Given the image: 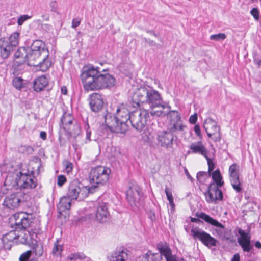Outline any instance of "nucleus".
Here are the masks:
<instances>
[{"label": "nucleus", "instance_id": "f257e3e1", "mask_svg": "<svg viewBox=\"0 0 261 261\" xmlns=\"http://www.w3.org/2000/svg\"><path fill=\"white\" fill-rule=\"evenodd\" d=\"M149 116L147 110H137L130 113L128 109L122 106L117 108L114 118L126 123L129 120L132 126L141 132L145 127Z\"/></svg>", "mask_w": 261, "mask_h": 261}, {"label": "nucleus", "instance_id": "f03ea898", "mask_svg": "<svg viewBox=\"0 0 261 261\" xmlns=\"http://www.w3.org/2000/svg\"><path fill=\"white\" fill-rule=\"evenodd\" d=\"M161 96L158 91L148 86H141L137 89L132 97L133 107H139L140 102L147 103L150 108L162 107L160 104Z\"/></svg>", "mask_w": 261, "mask_h": 261}, {"label": "nucleus", "instance_id": "7ed1b4c3", "mask_svg": "<svg viewBox=\"0 0 261 261\" xmlns=\"http://www.w3.org/2000/svg\"><path fill=\"white\" fill-rule=\"evenodd\" d=\"M5 184L12 188L29 190L36 188L37 180L32 175L16 171L7 175Z\"/></svg>", "mask_w": 261, "mask_h": 261}, {"label": "nucleus", "instance_id": "20e7f679", "mask_svg": "<svg viewBox=\"0 0 261 261\" xmlns=\"http://www.w3.org/2000/svg\"><path fill=\"white\" fill-rule=\"evenodd\" d=\"M160 253H152L151 251L139 257V261H178L177 256L172 254L169 246L166 242H161L157 244Z\"/></svg>", "mask_w": 261, "mask_h": 261}, {"label": "nucleus", "instance_id": "39448f33", "mask_svg": "<svg viewBox=\"0 0 261 261\" xmlns=\"http://www.w3.org/2000/svg\"><path fill=\"white\" fill-rule=\"evenodd\" d=\"M111 173V169L105 166H97L92 168L89 173L91 187L95 188L104 185L108 181Z\"/></svg>", "mask_w": 261, "mask_h": 261}, {"label": "nucleus", "instance_id": "423d86ee", "mask_svg": "<svg viewBox=\"0 0 261 261\" xmlns=\"http://www.w3.org/2000/svg\"><path fill=\"white\" fill-rule=\"evenodd\" d=\"M20 34L13 33L8 38L0 39V55L3 59H7L15 50L19 44Z\"/></svg>", "mask_w": 261, "mask_h": 261}, {"label": "nucleus", "instance_id": "0eeeda50", "mask_svg": "<svg viewBox=\"0 0 261 261\" xmlns=\"http://www.w3.org/2000/svg\"><path fill=\"white\" fill-rule=\"evenodd\" d=\"M90 191V188L83 186L77 180H74L69 185L67 196L72 200H80L86 198Z\"/></svg>", "mask_w": 261, "mask_h": 261}, {"label": "nucleus", "instance_id": "6e6552de", "mask_svg": "<svg viewBox=\"0 0 261 261\" xmlns=\"http://www.w3.org/2000/svg\"><path fill=\"white\" fill-rule=\"evenodd\" d=\"M27 64L31 66L39 67V70L42 71H45L51 66V63L48 57L44 59L40 53L29 50L28 51Z\"/></svg>", "mask_w": 261, "mask_h": 261}, {"label": "nucleus", "instance_id": "1a4fd4ad", "mask_svg": "<svg viewBox=\"0 0 261 261\" xmlns=\"http://www.w3.org/2000/svg\"><path fill=\"white\" fill-rule=\"evenodd\" d=\"M106 125L110 130L115 133L124 134L128 128L126 123L114 118V115L107 112L103 116Z\"/></svg>", "mask_w": 261, "mask_h": 261}, {"label": "nucleus", "instance_id": "9d476101", "mask_svg": "<svg viewBox=\"0 0 261 261\" xmlns=\"http://www.w3.org/2000/svg\"><path fill=\"white\" fill-rule=\"evenodd\" d=\"M61 126L70 136L75 137L80 134V126L73 116L65 112L61 119Z\"/></svg>", "mask_w": 261, "mask_h": 261}, {"label": "nucleus", "instance_id": "9b49d317", "mask_svg": "<svg viewBox=\"0 0 261 261\" xmlns=\"http://www.w3.org/2000/svg\"><path fill=\"white\" fill-rule=\"evenodd\" d=\"M100 73V72L98 71L97 68L91 65L85 66L83 68L81 76L86 90H91L92 88L91 85L94 84L96 79H97Z\"/></svg>", "mask_w": 261, "mask_h": 261}, {"label": "nucleus", "instance_id": "f8f14e48", "mask_svg": "<svg viewBox=\"0 0 261 261\" xmlns=\"http://www.w3.org/2000/svg\"><path fill=\"white\" fill-rule=\"evenodd\" d=\"M29 198L28 195L18 191L7 196L4 199V205L9 208L13 209L27 201Z\"/></svg>", "mask_w": 261, "mask_h": 261}, {"label": "nucleus", "instance_id": "ddd939ff", "mask_svg": "<svg viewBox=\"0 0 261 261\" xmlns=\"http://www.w3.org/2000/svg\"><path fill=\"white\" fill-rule=\"evenodd\" d=\"M191 232L194 239L199 240L207 247L217 245V240L216 239L198 227L193 228Z\"/></svg>", "mask_w": 261, "mask_h": 261}, {"label": "nucleus", "instance_id": "4468645a", "mask_svg": "<svg viewBox=\"0 0 261 261\" xmlns=\"http://www.w3.org/2000/svg\"><path fill=\"white\" fill-rule=\"evenodd\" d=\"M116 80L109 74L100 73L96 79L94 84H91V90H99L103 88H111L115 85Z\"/></svg>", "mask_w": 261, "mask_h": 261}, {"label": "nucleus", "instance_id": "2eb2a0df", "mask_svg": "<svg viewBox=\"0 0 261 261\" xmlns=\"http://www.w3.org/2000/svg\"><path fill=\"white\" fill-rule=\"evenodd\" d=\"M15 220V226L16 229L20 230L26 229L32 226L33 223V216L31 214H28L23 212L14 215Z\"/></svg>", "mask_w": 261, "mask_h": 261}, {"label": "nucleus", "instance_id": "dca6fc26", "mask_svg": "<svg viewBox=\"0 0 261 261\" xmlns=\"http://www.w3.org/2000/svg\"><path fill=\"white\" fill-rule=\"evenodd\" d=\"M142 195L141 189L135 182L129 183L128 189L126 192V198L129 204L136 206Z\"/></svg>", "mask_w": 261, "mask_h": 261}, {"label": "nucleus", "instance_id": "f3484780", "mask_svg": "<svg viewBox=\"0 0 261 261\" xmlns=\"http://www.w3.org/2000/svg\"><path fill=\"white\" fill-rule=\"evenodd\" d=\"M204 195L206 202L209 203H217L218 201H221L223 197L222 190L214 182L210 184Z\"/></svg>", "mask_w": 261, "mask_h": 261}, {"label": "nucleus", "instance_id": "a211bd4d", "mask_svg": "<svg viewBox=\"0 0 261 261\" xmlns=\"http://www.w3.org/2000/svg\"><path fill=\"white\" fill-rule=\"evenodd\" d=\"M204 128L209 138H212L214 142L221 140V136L220 128L216 122L211 118L206 119L204 122Z\"/></svg>", "mask_w": 261, "mask_h": 261}, {"label": "nucleus", "instance_id": "6ab92c4d", "mask_svg": "<svg viewBox=\"0 0 261 261\" xmlns=\"http://www.w3.org/2000/svg\"><path fill=\"white\" fill-rule=\"evenodd\" d=\"M174 136L169 130L158 132L156 140L158 144L162 147L168 149L172 148Z\"/></svg>", "mask_w": 261, "mask_h": 261}, {"label": "nucleus", "instance_id": "aec40b11", "mask_svg": "<svg viewBox=\"0 0 261 261\" xmlns=\"http://www.w3.org/2000/svg\"><path fill=\"white\" fill-rule=\"evenodd\" d=\"M238 233L240 237L238 238V242L245 252H250L253 250V246L251 244V236L248 232L238 228Z\"/></svg>", "mask_w": 261, "mask_h": 261}, {"label": "nucleus", "instance_id": "412c9836", "mask_svg": "<svg viewBox=\"0 0 261 261\" xmlns=\"http://www.w3.org/2000/svg\"><path fill=\"white\" fill-rule=\"evenodd\" d=\"M238 166L233 164L229 168V179L231 186L237 192H240L242 191L241 183L240 181Z\"/></svg>", "mask_w": 261, "mask_h": 261}, {"label": "nucleus", "instance_id": "4be33fe9", "mask_svg": "<svg viewBox=\"0 0 261 261\" xmlns=\"http://www.w3.org/2000/svg\"><path fill=\"white\" fill-rule=\"evenodd\" d=\"M89 104L91 110L95 113L100 112L103 107L104 101L102 96L97 93H94L89 97Z\"/></svg>", "mask_w": 261, "mask_h": 261}, {"label": "nucleus", "instance_id": "5701e85b", "mask_svg": "<svg viewBox=\"0 0 261 261\" xmlns=\"http://www.w3.org/2000/svg\"><path fill=\"white\" fill-rule=\"evenodd\" d=\"M95 217L97 220L101 223H104L108 221L109 213L108 211L107 203L100 201L97 202Z\"/></svg>", "mask_w": 261, "mask_h": 261}, {"label": "nucleus", "instance_id": "b1692460", "mask_svg": "<svg viewBox=\"0 0 261 261\" xmlns=\"http://www.w3.org/2000/svg\"><path fill=\"white\" fill-rule=\"evenodd\" d=\"M128 252L127 249L121 247L110 253L108 258L109 261H125L127 259Z\"/></svg>", "mask_w": 261, "mask_h": 261}, {"label": "nucleus", "instance_id": "393cba45", "mask_svg": "<svg viewBox=\"0 0 261 261\" xmlns=\"http://www.w3.org/2000/svg\"><path fill=\"white\" fill-rule=\"evenodd\" d=\"M18 237L17 240L18 242L21 244H28L29 246L33 240H35L37 237V234L36 232L28 231L25 232V229H18L17 231Z\"/></svg>", "mask_w": 261, "mask_h": 261}, {"label": "nucleus", "instance_id": "a878e982", "mask_svg": "<svg viewBox=\"0 0 261 261\" xmlns=\"http://www.w3.org/2000/svg\"><path fill=\"white\" fill-rule=\"evenodd\" d=\"M30 50L35 52L40 53L42 54L44 59H45V58L48 57V50L45 47L44 43L41 40H36L33 41L31 45Z\"/></svg>", "mask_w": 261, "mask_h": 261}, {"label": "nucleus", "instance_id": "bb28decb", "mask_svg": "<svg viewBox=\"0 0 261 261\" xmlns=\"http://www.w3.org/2000/svg\"><path fill=\"white\" fill-rule=\"evenodd\" d=\"M190 149L192 153L201 154L205 158L207 156L208 151L206 149L201 141L192 143L190 146Z\"/></svg>", "mask_w": 261, "mask_h": 261}, {"label": "nucleus", "instance_id": "cd10ccee", "mask_svg": "<svg viewBox=\"0 0 261 261\" xmlns=\"http://www.w3.org/2000/svg\"><path fill=\"white\" fill-rule=\"evenodd\" d=\"M48 81L45 76H39L34 81V90L36 92L41 91L48 85Z\"/></svg>", "mask_w": 261, "mask_h": 261}, {"label": "nucleus", "instance_id": "c85d7f7f", "mask_svg": "<svg viewBox=\"0 0 261 261\" xmlns=\"http://www.w3.org/2000/svg\"><path fill=\"white\" fill-rule=\"evenodd\" d=\"M14 59L18 64L28 62V51L23 47L18 48L14 54Z\"/></svg>", "mask_w": 261, "mask_h": 261}, {"label": "nucleus", "instance_id": "c756f323", "mask_svg": "<svg viewBox=\"0 0 261 261\" xmlns=\"http://www.w3.org/2000/svg\"><path fill=\"white\" fill-rule=\"evenodd\" d=\"M71 200L72 199L67 196L61 198L57 205L58 210L60 214H61L62 212L70 208Z\"/></svg>", "mask_w": 261, "mask_h": 261}, {"label": "nucleus", "instance_id": "7c9ffc66", "mask_svg": "<svg viewBox=\"0 0 261 261\" xmlns=\"http://www.w3.org/2000/svg\"><path fill=\"white\" fill-rule=\"evenodd\" d=\"M197 216L198 218L202 219L206 222L213 226L222 229L225 228V227L223 225L219 222L217 220L213 219L212 217H210L209 215L206 214L205 213H201L197 215Z\"/></svg>", "mask_w": 261, "mask_h": 261}, {"label": "nucleus", "instance_id": "2f4dec72", "mask_svg": "<svg viewBox=\"0 0 261 261\" xmlns=\"http://www.w3.org/2000/svg\"><path fill=\"white\" fill-rule=\"evenodd\" d=\"M30 246L31 247L33 252L35 253L36 256L37 257H40L43 255V246L41 243L37 242L36 239L35 240H33Z\"/></svg>", "mask_w": 261, "mask_h": 261}, {"label": "nucleus", "instance_id": "473e14b6", "mask_svg": "<svg viewBox=\"0 0 261 261\" xmlns=\"http://www.w3.org/2000/svg\"><path fill=\"white\" fill-rule=\"evenodd\" d=\"M185 128H186V126L183 124L182 120H180V121L170 123L169 130L173 133L177 130L182 132Z\"/></svg>", "mask_w": 261, "mask_h": 261}, {"label": "nucleus", "instance_id": "72a5a7b5", "mask_svg": "<svg viewBox=\"0 0 261 261\" xmlns=\"http://www.w3.org/2000/svg\"><path fill=\"white\" fill-rule=\"evenodd\" d=\"M212 179L214 181L215 185H217L219 187L223 186L224 181L222 180V177L219 170H216L212 173Z\"/></svg>", "mask_w": 261, "mask_h": 261}, {"label": "nucleus", "instance_id": "f704fd0d", "mask_svg": "<svg viewBox=\"0 0 261 261\" xmlns=\"http://www.w3.org/2000/svg\"><path fill=\"white\" fill-rule=\"evenodd\" d=\"M18 229H16V226H15L14 230L10 231L8 233L6 234L3 238V242H12L14 240H17L18 237L17 236V231Z\"/></svg>", "mask_w": 261, "mask_h": 261}, {"label": "nucleus", "instance_id": "c9c22d12", "mask_svg": "<svg viewBox=\"0 0 261 261\" xmlns=\"http://www.w3.org/2000/svg\"><path fill=\"white\" fill-rule=\"evenodd\" d=\"M167 116L170 118V122H174L181 120L180 114L178 111L172 110L168 112Z\"/></svg>", "mask_w": 261, "mask_h": 261}, {"label": "nucleus", "instance_id": "e433bc0d", "mask_svg": "<svg viewBox=\"0 0 261 261\" xmlns=\"http://www.w3.org/2000/svg\"><path fill=\"white\" fill-rule=\"evenodd\" d=\"M69 258L74 261H88L89 259L84 254L80 253L71 254Z\"/></svg>", "mask_w": 261, "mask_h": 261}, {"label": "nucleus", "instance_id": "4c0bfd02", "mask_svg": "<svg viewBox=\"0 0 261 261\" xmlns=\"http://www.w3.org/2000/svg\"><path fill=\"white\" fill-rule=\"evenodd\" d=\"M59 240H57L54 243V247L52 250V253L54 255H60L63 250V246L62 245L59 244Z\"/></svg>", "mask_w": 261, "mask_h": 261}, {"label": "nucleus", "instance_id": "58836bf2", "mask_svg": "<svg viewBox=\"0 0 261 261\" xmlns=\"http://www.w3.org/2000/svg\"><path fill=\"white\" fill-rule=\"evenodd\" d=\"M208 177L207 173L205 172L200 171L197 173V180L202 184H203L206 179Z\"/></svg>", "mask_w": 261, "mask_h": 261}, {"label": "nucleus", "instance_id": "ea45409f", "mask_svg": "<svg viewBox=\"0 0 261 261\" xmlns=\"http://www.w3.org/2000/svg\"><path fill=\"white\" fill-rule=\"evenodd\" d=\"M226 35L224 33H218L217 34L211 35L210 36V39L212 40L220 41L225 39Z\"/></svg>", "mask_w": 261, "mask_h": 261}, {"label": "nucleus", "instance_id": "a19ab883", "mask_svg": "<svg viewBox=\"0 0 261 261\" xmlns=\"http://www.w3.org/2000/svg\"><path fill=\"white\" fill-rule=\"evenodd\" d=\"M165 192L171 206L172 208H174L175 205L173 201V197L172 196V192L169 190V188L167 186L165 189Z\"/></svg>", "mask_w": 261, "mask_h": 261}, {"label": "nucleus", "instance_id": "79ce46f5", "mask_svg": "<svg viewBox=\"0 0 261 261\" xmlns=\"http://www.w3.org/2000/svg\"><path fill=\"white\" fill-rule=\"evenodd\" d=\"M49 6L51 12L56 13L58 14H59V12H58V3L56 1H52L50 2L49 4Z\"/></svg>", "mask_w": 261, "mask_h": 261}, {"label": "nucleus", "instance_id": "37998d69", "mask_svg": "<svg viewBox=\"0 0 261 261\" xmlns=\"http://www.w3.org/2000/svg\"><path fill=\"white\" fill-rule=\"evenodd\" d=\"M32 254V251L28 250L23 253L19 257V261H28Z\"/></svg>", "mask_w": 261, "mask_h": 261}, {"label": "nucleus", "instance_id": "c03bdc74", "mask_svg": "<svg viewBox=\"0 0 261 261\" xmlns=\"http://www.w3.org/2000/svg\"><path fill=\"white\" fill-rule=\"evenodd\" d=\"M13 86L18 89L22 87V79L20 77H16L13 81Z\"/></svg>", "mask_w": 261, "mask_h": 261}, {"label": "nucleus", "instance_id": "a18cd8bd", "mask_svg": "<svg viewBox=\"0 0 261 261\" xmlns=\"http://www.w3.org/2000/svg\"><path fill=\"white\" fill-rule=\"evenodd\" d=\"M31 16L28 15H23L20 16L17 20V23L18 25H21L23 22L28 19H30Z\"/></svg>", "mask_w": 261, "mask_h": 261}, {"label": "nucleus", "instance_id": "49530a36", "mask_svg": "<svg viewBox=\"0 0 261 261\" xmlns=\"http://www.w3.org/2000/svg\"><path fill=\"white\" fill-rule=\"evenodd\" d=\"M66 182V178L64 175H59L57 179V185L59 187H62Z\"/></svg>", "mask_w": 261, "mask_h": 261}, {"label": "nucleus", "instance_id": "de8ad7c7", "mask_svg": "<svg viewBox=\"0 0 261 261\" xmlns=\"http://www.w3.org/2000/svg\"><path fill=\"white\" fill-rule=\"evenodd\" d=\"M207 160L208 166V172L210 173L212 170H214L215 167V164L213 163L212 160L210 159L208 156L207 158H205Z\"/></svg>", "mask_w": 261, "mask_h": 261}, {"label": "nucleus", "instance_id": "09e8293b", "mask_svg": "<svg viewBox=\"0 0 261 261\" xmlns=\"http://www.w3.org/2000/svg\"><path fill=\"white\" fill-rule=\"evenodd\" d=\"M147 111H148V110H147ZM148 113H149V116L148 118V119L149 118L150 115H151L152 116H157V117L161 116L163 114V112L161 110H156V111L151 110L150 111V112ZM148 120V119H147V120Z\"/></svg>", "mask_w": 261, "mask_h": 261}, {"label": "nucleus", "instance_id": "8fccbe9b", "mask_svg": "<svg viewBox=\"0 0 261 261\" xmlns=\"http://www.w3.org/2000/svg\"><path fill=\"white\" fill-rule=\"evenodd\" d=\"M250 13L255 20H258L259 19V11L257 8H253L251 10Z\"/></svg>", "mask_w": 261, "mask_h": 261}, {"label": "nucleus", "instance_id": "3c124183", "mask_svg": "<svg viewBox=\"0 0 261 261\" xmlns=\"http://www.w3.org/2000/svg\"><path fill=\"white\" fill-rule=\"evenodd\" d=\"M23 152L27 154H32L34 152L33 148L31 146H24Z\"/></svg>", "mask_w": 261, "mask_h": 261}, {"label": "nucleus", "instance_id": "603ef678", "mask_svg": "<svg viewBox=\"0 0 261 261\" xmlns=\"http://www.w3.org/2000/svg\"><path fill=\"white\" fill-rule=\"evenodd\" d=\"M253 61L254 63L258 66H261V56H258L255 55L253 57Z\"/></svg>", "mask_w": 261, "mask_h": 261}, {"label": "nucleus", "instance_id": "864d4df0", "mask_svg": "<svg viewBox=\"0 0 261 261\" xmlns=\"http://www.w3.org/2000/svg\"><path fill=\"white\" fill-rule=\"evenodd\" d=\"M197 120V114H194L191 115L189 118V122L191 124H195Z\"/></svg>", "mask_w": 261, "mask_h": 261}, {"label": "nucleus", "instance_id": "5fc2aeb1", "mask_svg": "<svg viewBox=\"0 0 261 261\" xmlns=\"http://www.w3.org/2000/svg\"><path fill=\"white\" fill-rule=\"evenodd\" d=\"M89 126L88 124L86 125V139L90 141H91L90 137H91V131L89 130Z\"/></svg>", "mask_w": 261, "mask_h": 261}, {"label": "nucleus", "instance_id": "6e6d98bb", "mask_svg": "<svg viewBox=\"0 0 261 261\" xmlns=\"http://www.w3.org/2000/svg\"><path fill=\"white\" fill-rule=\"evenodd\" d=\"M81 23V20L77 18H75L72 20V27L73 28H75L78 27Z\"/></svg>", "mask_w": 261, "mask_h": 261}, {"label": "nucleus", "instance_id": "4d7b16f0", "mask_svg": "<svg viewBox=\"0 0 261 261\" xmlns=\"http://www.w3.org/2000/svg\"><path fill=\"white\" fill-rule=\"evenodd\" d=\"M194 131L195 134L199 137L201 136V132L199 126L198 124H196L194 126Z\"/></svg>", "mask_w": 261, "mask_h": 261}, {"label": "nucleus", "instance_id": "13d9d810", "mask_svg": "<svg viewBox=\"0 0 261 261\" xmlns=\"http://www.w3.org/2000/svg\"><path fill=\"white\" fill-rule=\"evenodd\" d=\"M143 39L145 42L149 44L150 46H155L156 45V43L154 41L150 40V39L144 38Z\"/></svg>", "mask_w": 261, "mask_h": 261}, {"label": "nucleus", "instance_id": "bf43d9fd", "mask_svg": "<svg viewBox=\"0 0 261 261\" xmlns=\"http://www.w3.org/2000/svg\"><path fill=\"white\" fill-rule=\"evenodd\" d=\"M73 165L71 163L67 162L66 164V170L67 172H70L72 171Z\"/></svg>", "mask_w": 261, "mask_h": 261}, {"label": "nucleus", "instance_id": "052dcab7", "mask_svg": "<svg viewBox=\"0 0 261 261\" xmlns=\"http://www.w3.org/2000/svg\"><path fill=\"white\" fill-rule=\"evenodd\" d=\"M42 28L43 30L48 32L50 30L51 27L48 24H44L42 25Z\"/></svg>", "mask_w": 261, "mask_h": 261}, {"label": "nucleus", "instance_id": "680f3d73", "mask_svg": "<svg viewBox=\"0 0 261 261\" xmlns=\"http://www.w3.org/2000/svg\"><path fill=\"white\" fill-rule=\"evenodd\" d=\"M41 17L42 18V19L43 20H44L45 21H48L50 18V16H49V14H48L47 13H43L42 14Z\"/></svg>", "mask_w": 261, "mask_h": 261}, {"label": "nucleus", "instance_id": "e2e57ef3", "mask_svg": "<svg viewBox=\"0 0 261 261\" xmlns=\"http://www.w3.org/2000/svg\"><path fill=\"white\" fill-rule=\"evenodd\" d=\"M240 255L238 253L235 254L231 259V261H240Z\"/></svg>", "mask_w": 261, "mask_h": 261}, {"label": "nucleus", "instance_id": "0e129e2a", "mask_svg": "<svg viewBox=\"0 0 261 261\" xmlns=\"http://www.w3.org/2000/svg\"><path fill=\"white\" fill-rule=\"evenodd\" d=\"M40 137L44 140H46L47 137L46 133L44 131H41L40 133Z\"/></svg>", "mask_w": 261, "mask_h": 261}, {"label": "nucleus", "instance_id": "69168bd1", "mask_svg": "<svg viewBox=\"0 0 261 261\" xmlns=\"http://www.w3.org/2000/svg\"><path fill=\"white\" fill-rule=\"evenodd\" d=\"M185 173L188 179H189L192 182H193L194 179L191 176V175H190L189 173L188 172L187 169L186 168L185 169Z\"/></svg>", "mask_w": 261, "mask_h": 261}, {"label": "nucleus", "instance_id": "338daca9", "mask_svg": "<svg viewBox=\"0 0 261 261\" xmlns=\"http://www.w3.org/2000/svg\"><path fill=\"white\" fill-rule=\"evenodd\" d=\"M7 242H4V247L6 249L10 250L11 248V245L8 244Z\"/></svg>", "mask_w": 261, "mask_h": 261}, {"label": "nucleus", "instance_id": "774afa93", "mask_svg": "<svg viewBox=\"0 0 261 261\" xmlns=\"http://www.w3.org/2000/svg\"><path fill=\"white\" fill-rule=\"evenodd\" d=\"M255 246L258 249L261 248V243L259 241H256L255 243Z\"/></svg>", "mask_w": 261, "mask_h": 261}]
</instances>
